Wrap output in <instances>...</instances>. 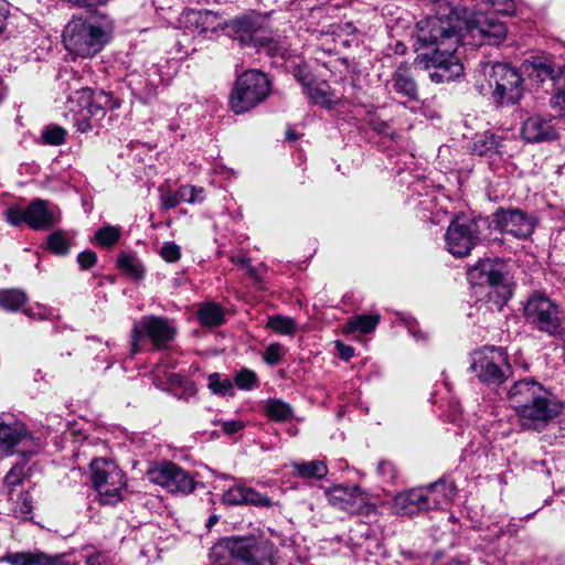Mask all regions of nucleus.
I'll return each mask as SVG.
<instances>
[{"label":"nucleus","instance_id":"obj_40","mask_svg":"<svg viewBox=\"0 0 565 565\" xmlns=\"http://www.w3.org/2000/svg\"><path fill=\"white\" fill-rule=\"evenodd\" d=\"M303 93L308 98L317 105L329 107L332 103L330 97L329 87L326 84L309 85Z\"/></svg>","mask_w":565,"mask_h":565},{"label":"nucleus","instance_id":"obj_58","mask_svg":"<svg viewBox=\"0 0 565 565\" xmlns=\"http://www.w3.org/2000/svg\"><path fill=\"white\" fill-rule=\"evenodd\" d=\"M86 565H111L103 553H94L86 556Z\"/></svg>","mask_w":565,"mask_h":565},{"label":"nucleus","instance_id":"obj_11","mask_svg":"<svg viewBox=\"0 0 565 565\" xmlns=\"http://www.w3.org/2000/svg\"><path fill=\"white\" fill-rule=\"evenodd\" d=\"M468 279L472 285L488 287L490 300L498 309L511 298L512 291L502 273V265L490 259L482 260L468 271Z\"/></svg>","mask_w":565,"mask_h":565},{"label":"nucleus","instance_id":"obj_16","mask_svg":"<svg viewBox=\"0 0 565 565\" xmlns=\"http://www.w3.org/2000/svg\"><path fill=\"white\" fill-rule=\"evenodd\" d=\"M175 335L174 328L161 317L148 316L137 322L132 329V353L139 352L138 342L142 337L148 338L156 349L164 348Z\"/></svg>","mask_w":565,"mask_h":565},{"label":"nucleus","instance_id":"obj_12","mask_svg":"<svg viewBox=\"0 0 565 565\" xmlns=\"http://www.w3.org/2000/svg\"><path fill=\"white\" fill-rule=\"evenodd\" d=\"M481 218L456 216L449 224L446 234V249L455 257H466L481 242Z\"/></svg>","mask_w":565,"mask_h":565},{"label":"nucleus","instance_id":"obj_25","mask_svg":"<svg viewBox=\"0 0 565 565\" xmlns=\"http://www.w3.org/2000/svg\"><path fill=\"white\" fill-rule=\"evenodd\" d=\"M186 22L199 34L207 35L215 33L224 28L223 19L213 11H191L186 14Z\"/></svg>","mask_w":565,"mask_h":565},{"label":"nucleus","instance_id":"obj_10","mask_svg":"<svg viewBox=\"0 0 565 565\" xmlns=\"http://www.w3.org/2000/svg\"><path fill=\"white\" fill-rule=\"evenodd\" d=\"M530 324L542 332L557 335L565 332V311L542 294H534L524 307Z\"/></svg>","mask_w":565,"mask_h":565},{"label":"nucleus","instance_id":"obj_22","mask_svg":"<svg viewBox=\"0 0 565 565\" xmlns=\"http://www.w3.org/2000/svg\"><path fill=\"white\" fill-rule=\"evenodd\" d=\"M393 511L401 516H411L429 511L420 487L412 488L396 494L393 501Z\"/></svg>","mask_w":565,"mask_h":565},{"label":"nucleus","instance_id":"obj_19","mask_svg":"<svg viewBox=\"0 0 565 565\" xmlns=\"http://www.w3.org/2000/svg\"><path fill=\"white\" fill-rule=\"evenodd\" d=\"M498 228L518 238H526L533 233L534 217L521 210H500L494 215Z\"/></svg>","mask_w":565,"mask_h":565},{"label":"nucleus","instance_id":"obj_29","mask_svg":"<svg viewBox=\"0 0 565 565\" xmlns=\"http://www.w3.org/2000/svg\"><path fill=\"white\" fill-rule=\"evenodd\" d=\"M255 45L273 58L281 61L288 60L291 55L289 52V43L284 38H253Z\"/></svg>","mask_w":565,"mask_h":565},{"label":"nucleus","instance_id":"obj_1","mask_svg":"<svg viewBox=\"0 0 565 565\" xmlns=\"http://www.w3.org/2000/svg\"><path fill=\"white\" fill-rule=\"evenodd\" d=\"M428 15L417 22L414 49L417 60L426 68H434L429 77L435 83L450 82L463 73V65L456 55L461 43L459 21L463 12L462 0H423Z\"/></svg>","mask_w":565,"mask_h":565},{"label":"nucleus","instance_id":"obj_44","mask_svg":"<svg viewBox=\"0 0 565 565\" xmlns=\"http://www.w3.org/2000/svg\"><path fill=\"white\" fill-rule=\"evenodd\" d=\"M482 3L490 6L492 11L489 13L512 15L515 12L514 0H481Z\"/></svg>","mask_w":565,"mask_h":565},{"label":"nucleus","instance_id":"obj_51","mask_svg":"<svg viewBox=\"0 0 565 565\" xmlns=\"http://www.w3.org/2000/svg\"><path fill=\"white\" fill-rule=\"evenodd\" d=\"M284 353L285 351L279 343H271L265 349L263 360L268 365H276L280 362Z\"/></svg>","mask_w":565,"mask_h":565},{"label":"nucleus","instance_id":"obj_23","mask_svg":"<svg viewBox=\"0 0 565 565\" xmlns=\"http://www.w3.org/2000/svg\"><path fill=\"white\" fill-rule=\"evenodd\" d=\"M554 118L532 116L527 118L522 127V135L529 142L550 141L557 137Z\"/></svg>","mask_w":565,"mask_h":565},{"label":"nucleus","instance_id":"obj_26","mask_svg":"<svg viewBox=\"0 0 565 565\" xmlns=\"http://www.w3.org/2000/svg\"><path fill=\"white\" fill-rule=\"evenodd\" d=\"M520 72L522 76H526L536 84H542L548 78L555 83V77H557V72L552 64L542 57L525 60L521 64Z\"/></svg>","mask_w":565,"mask_h":565},{"label":"nucleus","instance_id":"obj_24","mask_svg":"<svg viewBox=\"0 0 565 565\" xmlns=\"http://www.w3.org/2000/svg\"><path fill=\"white\" fill-rule=\"evenodd\" d=\"M160 190V201L163 210L174 209L182 202L186 203H201L203 201L202 188H195L192 185H182L177 191H164L162 188Z\"/></svg>","mask_w":565,"mask_h":565},{"label":"nucleus","instance_id":"obj_7","mask_svg":"<svg viewBox=\"0 0 565 565\" xmlns=\"http://www.w3.org/2000/svg\"><path fill=\"white\" fill-rule=\"evenodd\" d=\"M213 565H274L253 537H230L212 548Z\"/></svg>","mask_w":565,"mask_h":565},{"label":"nucleus","instance_id":"obj_14","mask_svg":"<svg viewBox=\"0 0 565 565\" xmlns=\"http://www.w3.org/2000/svg\"><path fill=\"white\" fill-rule=\"evenodd\" d=\"M507 355L501 348L483 347L471 355V371L488 384H501L505 379Z\"/></svg>","mask_w":565,"mask_h":565},{"label":"nucleus","instance_id":"obj_43","mask_svg":"<svg viewBox=\"0 0 565 565\" xmlns=\"http://www.w3.org/2000/svg\"><path fill=\"white\" fill-rule=\"evenodd\" d=\"M234 383L239 390L249 391L257 386L258 379L254 371L242 369L235 374Z\"/></svg>","mask_w":565,"mask_h":565},{"label":"nucleus","instance_id":"obj_17","mask_svg":"<svg viewBox=\"0 0 565 565\" xmlns=\"http://www.w3.org/2000/svg\"><path fill=\"white\" fill-rule=\"evenodd\" d=\"M149 479L172 493L186 494L194 490L191 475L173 462L158 465L148 471Z\"/></svg>","mask_w":565,"mask_h":565},{"label":"nucleus","instance_id":"obj_45","mask_svg":"<svg viewBox=\"0 0 565 565\" xmlns=\"http://www.w3.org/2000/svg\"><path fill=\"white\" fill-rule=\"evenodd\" d=\"M33 511L32 501L29 497L28 492H22L14 505L13 512L15 516L21 518L22 520H28L31 518Z\"/></svg>","mask_w":565,"mask_h":565},{"label":"nucleus","instance_id":"obj_32","mask_svg":"<svg viewBox=\"0 0 565 565\" xmlns=\"http://www.w3.org/2000/svg\"><path fill=\"white\" fill-rule=\"evenodd\" d=\"M198 317L202 326L215 327L224 322V310L220 305L209 302L200 308Z\"/></svg>","mask_w":565,"mask_h":565},{"label":"nucleus","instance_id":"obj_21","mask_svg":"<svg viewBox=\"0 0 565 565\" xmlns=\"http://www.w3.org/2000/svg\"><path fill=\"white\" fill-rule=\"evenodd\" d=\"M420 489L429 511L448 507L457 492L455 482L447 479H439L436 482L422 486Z\"/></svg>","mask_w":565,"mask_h":565},{"label":"nucleus","instance_id":"obj_63","mask_svg":"<svg viewBox=\"0 0 565 565\" xmlns=\"http://www.w3.org/2000/svg\"><path fill=\"white\" fill-rule=\"evenodd\" d=\"M218 521V518L216 515H211L206 522V527H212L214 524H216Z\"/></svg>","mask_w":565,"mask_h":565},{"label":"nucleus","instance_id":"obj_35","mask_svg":"<svg viewBox=\"0 0 565 565\" xmlns=\"http://www.w3.org/2000/svg\"><path fill=\"white\" fill-rule=\"evenodd\" d=\"M265 414L276 422L288 420L292 415L291 406L281 399H268L265 405Z\"/></svg>","mask_w":565,"mask_h":565},{"label":"nucleus","instance_id":"obj_2","mask_svg":"<svg viewBox=\"0 0 565 565\" xmlns=\"http://www.w3.org/2000/svg\"><path fill=\"white\" fill-rule=\"evenodd\" d=\"M508 398L525 430H544L564 408L553 392L530 377L516 381L510 387Z\"/></svg>","mask_w":565,"mask_h":565},{"label":"nucleus","instance_id":"obj_61","mask_svg":"<svg viewBox=\"0 0 565 565\" xmlns=\"http://www.w3.org/2000/svg\"><path fill=\"white\" fill-rule=\"evenodd\" d=\"M231 260L232 263L236 264V265H241L243 266L244 268H247L248 265L250 264V260L247 259L246 257L244 256H233L231 257Z\"/></svg>","mask_w":565,"mask_h":565},{"label":"nucleus","instance_id":"obj_15","mask_svg":"<svg viewBox=\"0 0 565 565\" xmlns=\"http://www.w3.org/2000/svg\"><path fill=\"white\" fill-rule=\"evenodd\" d=\"M39 445L25 425L12 417L0 416V450L6 454L13 451L22 455L33 454Z\"/></svg>","mask_w":565,"mask_h":565},{"label":"nucleus","instance_id":"obj_4","mask_svg":"<svg viewBox=\"0 0 565 565\" xmlns=\"http://www.w3.org/2000/svg\"><path fill=\"white\" fill-rule=\"evenodd\" d=\"M119 106V99L114 97L110 92L83 88L68 98L65 117L78 131L87 132L105 117L108 110Z\"/></svg>","mask_w":565,"mask_h":565},{"label":"nucleus","instance_id":"obj_60","mask_svg":"<svg viewBox=\"0 0 565 565\" xmlns=\"http://www.w3.org/2000/svg\"><path fill=\"white\" fill-rule=\"evenodd\" d=\"M9 14L8 3L4 0H0V36L7 28V19Z\"/></svg>","mask_w":565,"mask_h":565},{"label":"nucleus","instance_id":"obj_30","mask_svg":"<svg viewBox=\"0 0 565 565\" xmlns=\"http://www.w3.org/2000/svg\"><path fill=\"white\" fill-rule=\"evenodd\" d=\"M500 146V139L494 134L486 131L475 136L471 149L478 156H487L491 152H498Z\"/></svg>","mask_w":565,"mask_h":565},{"label":"nucleus","instance_id":"obj_55","mask_svg":"<svg viewBox=\"0 0 565 565\" xmlns=\"http://www.w3.org/2000/svg\"><path fill=\"white\" fill-rule=\"evenodd\" d=\"M295 78L302 85L303 90L312 84L313 76L306 66H297L294 72Z\"/></svg>","mask_w":565,"mask_h":565},{"label":"nucleus","instance_id":"obj_28","mask_svg":"<svg viewBox=\"0 0 565 565\" xmlns=\"http://www.w3.org/2000/svg\"><path fill=\"white\" fill-rule=\"evenodd\" d=\"M8 562L11 565H62L63 557L51 556L43 552H22V553H13L8 555Z\"/></svg>","mask_w":565,"mask_h":565},{"label":"nucleus","instance_id":"obj_18","mask_svg":"<svg viewBox=\"0 0 565 565\" xmlns=\"http://www.w3.org/2000/svg\"><path fill=\"white\" fill-rule=\"evenodd\" d=\"M162 83L163 77L160 67L154 63L146 65L142 71H134L127 75L128 87L132 95L142 103H147L154 96Z\"/></svg>","mask_w":565,"mask_h":565},{"label":"nucleus","instance_id":"obj_41","mask_svg":"<svg viewBox=\"0 0 565 565\" xmlns=\"http://www.w3.org/2000/svg\"><path fill=\"white\" fill-rule=\"evenodd\" d=\"M121 236V230L118 226L105 225L96 231L95 239L103 247L114 246Z\"/></svg>","mask_w":565,"mask_h":565},{"label":"nucleus","instance_id":"obj_20","mask_svg":"<svg viewBox=\"0 0 565 565\" xmlns=\"http://www.w3.org/2000/svg\"><path fill=\"white\" fill-rule=\"evenodd\" d=\"M60 221V211L47 201L35 199L26 206V224L35 231L46 230Z\"/></svg>","mask_w":565,"mask_h":565},{"label":"nucleus","instance_id":"obj_3","mask_svg":"<svg viewBox=\"0 0 565 565\" xmlns=\"http://www.w3.org/2000/svg\"><path fill=\"white\" fill-rule=\"evenodd\" d=\"M111 19L105 12L73 15L62 32V42L73 58H93L110 42Z\"/></svg>","mask_w":565,"mask_h":565},{"label":"nucleus","instance_id":"obj_38","mask_svg":"<svg viewBox=\"0 0 565 565\" xmlns=\"http://www.w3.org/2000/svg\"><path fill=\"white\" fill-rule=\"evenodd\" d=\"M209 388L213 394L221 396H233L234 386L228 377H223L220 373H212L209 375Z\"/></svg>","mask_w":565,"mask_h":565},{"label":"nucleus","instance_id":"obj_49","mask_svg":"<svg viewBox=\"0 0 565 565\" xmlns=\"http://www.w3.org/2000/svg\"><path fill=\"white\" fill-rule=\"evenodd\" d=\"M26 473L24 465H15L6 475L4 484L8 488L17 487L23 482Z\"/></svg>","mask_w":565,"mask_h":565},{"label":"nucleus","instance_id":"obj_54","mask_svg":"<svg viewBox=\"0 0 565 565\" xmlns=\"http://www.w3.org/2000/svg\"><path fill=\"white\" fill-rule=\"evenodd\" d=\"M97 260V255L95 252L87 249L78 254L77 263L83 270H87L92 268Z\"/></svg>","mask_w":565,"mask_h":565},{"label":"nucleus","instance_id":"obj_5","mask_svg":"<svg viewBox=\"0 0 565 565\" xmlns=\"http://www.w3.org/2000/svg\"><path fill=\"white\" fill-rule=\"evenodd\" d=\"M455 20L459 21L461 44L471 45H500L507 38L508 28L495 13L470 12L463 6Z\"/></svg>","mask_w":565,"mask_h":565},{"label":"nucleus","instance_id":"obj_8","mask_svg":"<svg viewBox=\"0 0 565 565\" xmlns=\"http://www.w3.org/2000/svg\"><path fill=\"white\" fill-rule=\"evenodd\" d=\"M90 480L100 504L115 505L122 500L126 479L115 461L94 459L90 462Z\"/></svg>","mask_w":565,"mask_h":565},{"label":"nucleus","instance_id":"obj_47","mask_svg":"<svg viewBox=\"0 0 565 565\" xmlns=\"http://www.w3.org/2000/svg\"><path fill=\"white\" fill-rule=\"evenodd\" d=\"M245 486H234L223 493L222 501L228 505H241L245 502Z\"/></svg>","mask_w":565,"mask_h":565},{"label":"nucleus","instance_id":"obj_13","mask_svg":"<svg viewBox=\"0 0 565 565\" xmlns=\"http://www.w3.org/2000/svg\"><path fill=\"white\" fill-rule=\"evenodd\" d=\"M330 505L349 514L370 515L376 508L359 486L335 484L324 491Z\"/></svg>","mask_w":565,"mask_h":565},{"label":"nucleus","instance_id":"obj_31","mask_svg":"<svg viewBox=\"0 0 565 565\" xmlns=\"http://www.w3.org/2000/svg\"><path fill=\"white\" fill-rule=\"evenodd\" d=\"M295 472L300 478L322 479L328 473L327 465L321 460L302 461L292 463Z\"/></svg>","mask_w":565,"mask_h":565},{"label":"nucleus","instance_id":"obj_53","mask_svg":"<svg viewBox=\"0 0 565 565\" xmlns=\"http://www.w3.org/2000/svg\"><path fill=\"white\" fill-rule=\"evenodd\" d=\"M377 473L387 482H393L397 476L394 463L388 460H382L379 462Z\"/></svg>","mask_w":565,"mask_h":565},{"label":"nucleus","instance_id":"obj_64","mask_svg":"<svg viewBox=\"0 0 565 565\" xmlns=\"http://www.w3.org/2000/svg\"><path fill=\"white\" fill-rule=\"evenodd\" d=\"M23 312H24L26 316L31 317V318H33V317H34V315H33L32 310H30V309H26V310H24Z\"/></svg>","mask_w":565,"mask_h":565},{"label":"nucleus","instance_id":"obj_9","mask_svg":"<svg viewBox=\"0 0 565 565\" xmlns=\"http://www.w3.org/2000/svg\"><path fill=\"white\" fill-rule=\"evenodd\" d=\"M482 72L488 76L494 102L500 105H514L523 95L522 74L505 63H482Z\"/></svg>","mask_w":565,"mask_h":565},{"label":"nucleus","instance_id":"obj_27","mask_svg":"<svg viewBox=\"0 0 565 565\" xmlns=\"http://www.w3.org/2000/svg\"><path fill=\"white\" fill-rule=\"evenodd\" d=\"M388 85L393 92L398 94L401 97H405L408 100L418 99L417 85L409 74V70L405 65H401L394 72Z\"/></svg>","mask_w":565,"mask_h":565},{"label":"nucleus","instance_id":"obj_62","mask_svg":"<svg viewBox=\"0 0 565 565\" xmlns=\"http://www.w3.org/2000/svg\"><path fill=\"white\" fill-rule=\"evenodd\" d=\"M299 138V136L292 130L288 129L286 132V139L289 141H296Z\"/></svg>","mask_w":565,"mask_h":565},{"label":"nucleus","instance_id":"obj_50","mask_svg":"<svg viewBox=\"0 0 565 565\" xmlns=\"http://www.w3.org/2000/svg\"><path fill=\"white\" fill-rule=\"evenodd\" d=\"M6 220L13 226H19L22 223L26 224V207L12 205L6 211Z\"/></svg>","mask_w":565,"mask_h":565},{"label":"nucleus","instance_id":"obj_39","mask_svg":"<svg viewBox=\"0 0 565 565\" xmlns=\"http://www.w3.org/2000/svg\"><path fill=\"white\" fill-rule=\"evenodd\" d=\"M267 328L278 334L292 335L296 331V322L292 318L277 315L269 317Z\"/></svg>","mask_w":565,"mask_h":565},{"label":"nucleus","instance_id":"obj_48","mask_svg":"<svg viewBox=\"0 0 565 565\" xmlns=\"http://www.w3.org/2000/svg\"><path fill=\"white\" fill-rule=\"evenodd\" d=\"M244 504L255 505V507H270L273 504L270 498L265 494L259 493L253 488H245V502Z\"/></svg>","mask_w":565,"mask_h":565},{"label":"nucleus","instance_id":"obj_42","mask_svg":"<svg viewBox=\"0 0 565 565\" xmlns=\"http://www.w3.org/2000/svg\"><path fill=\"white\" fill-rule=\"evenodd\" d=\"M47 248L56 255H66L70 252V242L63 231H55L47 237Z\"/></svg>","mask_w":565,"mask_h":565},{"label":"nucleus","instance_id":"obj_6","mask_svg":"<svg viewBox=\"0 0 565 565\" xmlns=\"http://www.w3.org/2000/svg\"><path fill=\"white\" fill-rule=\"evenodd\" d=\"M270 81L263 72L250 70L241 74L230 94L228 105L236 115L262 104L270 93Z\"/></svg>","mask_w":565,"mask_h":565},{"label":"nucleus","instance_id":"obj_46","mask_svg":"<svg viewBox=\"0 0 565 565\" xmlns=\"http://www.w3.org/2000/svg\"><path fill=\"white\" fill-rule=\"evenodd\" d=\"M65 130L60 126H49L42 132L44 143L58 146L65 141Z\"/></svg>","mask_w":565,"mask_h":565},{"label":"nucleus","instance_id":"obj_56","mask_svg":"<svg viewBox=\"0 0 565 565\" xmlns=\"http://www.w3.org/2000/svg\"><path fill=\"white\" fill-rule=\"evenodd\" d=\"M247 275L256 282L262 284L264 276L267 273V266L265 264H258L257 266L248 265L246 268Z\"/></svg>","mask_w":565,"mask_h":565},{"label":"nucleus","instance_id":"obj_52","mask_svg":"<svg viewBox=\"0 0 565 565\" xmlns=\"http://www.w3.org/2000/svg\"><path fill=\"white\" fill-rule=\"evenodd\" d=\"M160 256L169 263H174L181 257L180 246L174 242H166L160 248Z\"/></svg>","mask_w":565,"mask_h":565},{"label":"nucleus","instance_id":"obj_59","mask_svg":"<svg viewBox=\"0 0 565 565\" xmlns=\"http://www.w3.org/2000/svg\"><path fill=\"white\" fill-rule=\"evenodd\" d=\"M337 345V350H338V353H339V356L344 360V361H349L353 354H354V350L352 347L350 345H347L340 341H338L335 343Z\"/></svg>","mask_w":565,"mask_h":565},{"label":"nucleus","instance_id":"obj_34","mask_svg":"<svg viewBox=\"0 0 565 565\" xmlns=\"http://www.w3.org/2000/svg\"><path fill=\"white\" fill-rule=\"evenodd\" d=\"M28 300L26 294L20 289L0 290V307L4 310L17 311Z\"/></svg>","mask_w":565,"mask_h":565},{"label":"nucleus","instance_id":"obj_57","mask_svg":"<svg viewBox=\"0 0 565 565\" xmlns=\"http://www.w3.org/2000/svg\"><path fill=\"white\" fill-rule=\"evenodd\" d=\"M221 429L226 435H233L244 428V424L241 420L221 422Z\"/></svg>","mask_w":565,"mask_h":565},{"label":"nucleus","instance_id":"obj_36","mask_svg":"<svg viewBox=\"0 0 565 565\" xmlns=\"http://www.w3.org/2000/svg\"><path fill=\"white\" fill-rule=\"evenodd\" d=\"M554 94L551 98V106L558 111L561 116H565V66L557 71L555 77Z\"/></svg>","mask_w":565,"mask_h":565},{"label":"nucleus","instance_id":"obj_37","mask_svg":"<svg viewBox=\"0 0 565 565\" xmlns=\"http://www.w3.org/2000/svg\"><path fill=\"white\" fill-rule=\"evenodd\" d=\"M379 323V316H356L348 320L347 330L349 332L359 331L361 333H369L373 331Z\"/></svg>","mask_w":565,"mask_h":565},{"label":"nucleus","instance_id":"obj_33","mask_svg":"<svg viewBox=\"0 0 565 565\" xmlns=\"http://www.w3.org/2000/svg\"><path fill=\"white\" fill-rule=\"evenodd\" d=\"M118 268L132 279H141L145 275V267L134 255L120 254L117 260Z\"/></svg>","mask_w":565,"mask_h":565}]
</instances>
